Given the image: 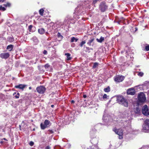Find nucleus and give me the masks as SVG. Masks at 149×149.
Returning <instances> with one entry per match:
<instances>
[{"label": "nucleus", "mask_w": 149, "mask_h": 149, "mask_svg": "<svg viewBox=\"0 0 149 149\" xmlns=\"http://www.w3.org/2000/svg\"><path fill=\"white\" fill-rule=\"evenodd\" d=\"M117 101L120 104H121L125 107H127L128 103L127 100L121 96H118L117 98Z\"/></svg>", "instance_id": "1"}, {"label": "nucleus", "mask_w": 149, "mask_h": 149, "mask_svg": "<svg viewBox=\"0 0 149 149\" xmlns=\"http://www.w3.org/2000/svg\"><path fill=\"white\" fill-rule=\"evenodd\" d=\"M143 130L145 132H149V120L146 119L143 125Z\"/></svg>", "instance_id": "2"}, {"label": "nucleus", "mask_w": 149, "mask_h": 149, "mask_svg": "<svg viewBox=\"0 0 149 149\" xmlns=\"http://www.w3.org/2000/svg\"><path fill=\"white\" fill-rule=\"evenodd\" d=\"M51 125V123L48 120H45L43 123H41L40 124L41 128L42 130H44L45 128H47L50 126Z\"/></svg>", "instance_id": "3"}, {"label": "nucleus", "mask_w": 149, "mask_h": 149, "mask_svg": "<svg viewBox=\"0 0 149 149\" xmlns=\"http://www.w3.org/2000/svg\"><path fill=\"white\" fill-rule=\"evenodd\" d=\"M138 100L141 102H144L146 99L145 95L143 93H140L138 95Z\"/></svg>", "instance_id": "4"}, {"label": "nucleus", "mask_w": 149, "mask_h": 149, "mask_svg": "<svg viewBox=\"0 0 149 149\" xmlns=\"http://www.w3.org/2000/svg\"><path fill=\"white\" fill-rule=\"evenodd\" d=\"M143 114L146 116L149 115V109L146 105H145L142 108Z\"/></svg>", "instance_id": "5"}, {"label": "nucleus", "mask_w": 149, "mask_h": 149, "mask_svg": "<svg viewBox=\"0 0 149 149\" xmlns=\"http://www.w3.org/2000/svg\"><path fill=\"white\" fill-rule=\"evenodd\" d=\"M113 130L119 136V138L120 139L123 138L122 135L123 134V130L121 129H114Z\"/></svg>", "instance_id": "6"}, {"label": "nucleus", "mask_w": 149, "mask_h": 149, "mask_svg": "<svg viewBox=\"0 0 149 149\" xmlns=\"http://www.w3.org/2000/svg\"><path fill=\"white\" fill-rule=\"evenodd\" d=\"M107 6L104 2L101 3L100 6V9L103 12L105 11L107 8Z\"/></svg>", "instance_id": "7"}, {"label": "nucleus", "mask_w": 149, "mask_h": 149, "mask_svg": "<svg viewBox=\"0 0 149 149\" xmlns=\"http://www.w3.org/2000/svg\"><path fill=\"white\" fill-rule=\"evenodd\" d=\"M124 78L125 77L123 76L118 75L115 77L114 80L117 82H121L124 79Z\"/></svg>", "instance_id": "8"}, {"label": "nucleus", "mask_w": 149, "mask_h": 149, "mask_svg": "<svg viewBox=\"0 0 149 149\" xmlns=\"http://www.w3.org/2000/svg\"><path fill=\"white\" fill-rule=\"evenodd\" d=\"M46 90L45 88L42 86H40L37 88V91L39 93L43 94Z\"/></svg>", "instance_id": "9"}, {"label": "nucleus", "mask_w": 149, "mask_h": 149, "mask_svg": "<svg viewBox=\"0 0 149 149\" xmlns=\"http://www.w3.org/2000/svg\"><path fill=\"white\" fill-rule=\"evenodd\" d=\"M134 89L133 88H131L128 89L127 91V94L128 95H134L135 94Z\"/></svg>", "instance_id": "10"}, {"label": "nucleus", "mask_w": 149, "mask_h": 149, "mask_svg": "<svg viewBox=\"0 0 149 149\" xmlns=\"http://www.w3.org/2000/svg\"><path fill=\"white\" fill-rule=\"evenodd\" d=\"M9 56L10 54L8 53H1L0 55V57L2 58H7Z\"/></svg>", "instance_id": "11"}, {"label": "nucleus", "mask_w": 149, "mask_h": 149, "mask_svg": "<svg viewBox=\"0 0 149 149\" xmlns=\"http://www.w3.org/2000/svg\"><path fill=\"white\" fill-rule=\"evenodd\" d=\"M26 86V85L24 84H20L18 85L15 86V88H18L20 89L23 90L24 88Z\"/></svg>", "instance_id": "12"}, {"label": "nucleus", "mask_w": 149, "mask_h": 149, "mask_svg": "<svg viewBox=\"0 0 149 149\" xmlns=\"http://www.w3.org/2000/svg\"><path fill=\"white\" fill-rule=\"evenodd\" d=\"M140 109L138 107H136L134 109V111L136 113H139L140 111Z\"/></svg>", "instance_id": "13"}, {"label": "nucleus", "mask_w": 149, "mask_h": 149, "mask_svg": "<svg viewBox=\"0 0 149 149\" xmlns=\"http://www.w3.org/2000/svg\"><path fill=\"white\" fill-rule=\"evenodd\" d=\"M13 48V46L12 45H8L6 49L8 50V51H11Z\"/></svg>", "instance_id": "14"}, {"label": "nucleus", "mask_w": 149, "mask_h": 149, "mask_svg": "<svg viewBox=\"0 0 149 149\" xmlns=\"http://www.w3.org/2000/svg\"><path fill=\"white\" fill-rule=\"evenodd\" d=\"M65 55L66 56L67 60H70L71 59V58L70 57V54L68 53H65Z\"/></svg>", "instance_id": "15"}, {"label": "nucleus", "mask_w": 149, "mask_h": 149, "mask_svg": "<svg viewBox=\"0 0 149 149\" xmlns=\"http://www.w3.org/2000/svg\"><path fill=\"white\" fill-rule=\"evenodd\" d=\"M104 40V37L101 36L100 39L97 38L96 40L97 41L99 42H102Z\"/></svg>", "instance_id": "16"}, {"label": "nucleus", "mask_w": 149, "mask_h": 149, "mask_svg": "<svg viewBox=\"0 0 149 149\" xmlns=\"http://www.w3.org/2000/svg\"><path fill=\"white\" fill-rule=\"evenodd\" d=\"M38 31L40 34H42L44 33L45 30L44 29L41 28L38 29Z\"/></svg>", "instance_id": "17"}, {"label": "nucleus", "mask_w": 149, "mask_h": 149, "mask_svg": "<svg viewBox=\"0 0 149 149\" xmlns=\"http://www.w3.org/2000/svg\"><path fill=\"white\" fill-rule=\"evenodd\" d=\"M109 118L108 117V116H107L106 115H104L103 118V119L105 122L107 121L109 119Z\"/></svg>", "instance_id": "18"}, {"label": "nucleus", "mask_w": 149, "mask_h": 149, "mask_svg": "<svg viewBox=\"0 0 149 149\" xmlns=\"http://www.w3.org/2000/svg\"><path fill=\"white\" fill-rule=\"evenodd\" d=\"M78 39L77 38H76L74 37H72L71 39V42H73L74 41L76 42L78 40Z\"/></svg>", "instance_id": "19"}, {"label": "nucleus", "mask_w": 149, "mask_h": 149, "mask_svg": "<svg viewBox=\"0 0 149 149\" xmlns=\"http://www.w3.org/2000/svg\"><path fill=\"white\" fill-rule=\"evenodd\" d=\"M94 40V39L91 38L87 42V44L89 45L90 46L91 45V43Z\"/></svg>", "instance_id": "20"}, {"label": "nucleus", "mask_w": 149, "mask_h": 149, "mask_svg": "<svg viewBox=\"0 0 149 149\" xmlns=\"http://www.w3.org/2000/svg\"><path fill=\"white\" fill-rule=\"evenodd\" d=\"M104 91L105 92H109L110 91V88L108 86L107 88H104Z\"/></svg>", "instance_id": "21"}, {"label": "nucleus", "mask_w": 149, "mask_h": 149, "mask_svg": "<svg viewBox=\"0 0 149 149\" xmlns=\"http://www.w3.org/2000/svg\"><path fill=\"white\" fill-rule=\"evenodd\" d=\"M44 10L43 9H41L39 10V13L42 16L43 15Z\"/></svg>", "instance_id": "22"}, {"label": "nucleus", "mask_w": 149, "mask_h": 149, "mask_svg": "<svg viewBox=\"0 0 149 149\" xmlns=\"http://www.w3.org/2000/svg\"><path fill=\"white\" fill-rule=\"evenodd\" d=\"M8 40L10 42H12L13 41L14 39L13 37H9L8 38Z\"/></svg>", "instance_id": "23"}, {"label": "nucleus", "mask_w": 149, "mask_h": 149, "mask_svg": "<svg viewBox=\"0 0 149 149\" xmlns=\"http://www.w3.org/2000/svg\"><path fill=\"white\" fill-rule=\"evenodd\" d=\"M143 72H140L138 73V75L140 77H142L143 75Z\"/></svg>", "instance_id": "24"}, {"label": "nucleus", "mask_w": 149, "mask_h": 149, "mask_svg": "<svg viewBox=\"0 0 149 149\" xmlns=\"http://www.w3.org/2000/svg\"><path fill=\"white\" fill-rule=\"evenodd\" d=\"M98 65V63H95L93 64V68H95L97 67Z\"/></svg>", "instance_id": "25"}, {"label": "nucleus", "mask_w": 149, "mask_h": 149, "mask_svg": "<svg viewBox=\"0 0 149 149\" xmlns=\"http://www.w3.org/2000/svg\"><path fill=\"white\" fill-rule=\"evenodd\" d=\"M4 6L5 7H10V4L9 3H7L6 4H4Z\"/></svg>", "instance_id": "26"}, {"label": "nucleus", "mask_w": 149, "mask_h": 149, "mask_svg": "<svg viewBox=\"0 0 149 149\" xmlns=\"http://www.w3.org/2000/svg\"><path fill=\"white\" fill-rule=\"evenodd\" d=\"M86 43V42L85 41H82L80 44V45L81 47L83 46V45Z\"/></svg>", "instance_id": "27"}, {"label": "nucleus", "mask_w": 149, "mask_h": 149, "mask_svg": "<svg viewBox=\"0 0 149 149\" xmlns=\"http://www.w3.org/2000/svg\"><path fill=\"white\" fill-rule=\"evenodd\" d=\"M0 10H2L3 11H4L6 10V8L4 7H2V6H1L0 7Z\"/></svg>", "instance_id": "28"}, {"label": "nucleus", "mask_w": 149, "mask_h": 149, "mask_svg": "<svg viewBox=\"0 0 149 149\" xmlns=\"http://www.w3.org/2000/svg\"><path fill=\"white\" fill-rule=\"evenodd\" d=\"M19 95H20L19 93H18L17 94H16V95L15 96V97L16 98H18L19 97Z\"/></svg>", "instance_id": "29"}, {"label": "nucleus", "mask_w": 149, "mask_h": 149, "mask_svg": "<svg viewBox=\"0 0 149 149\" xmlns=\"http://www.w3.org/2000/svg\"><path fill=\"white\" fill-rule=\"evenodd\" d=\"M145 49L147 51L149 50V45H147Z\"/></svg>", "instance_id": "30"}, {"label": "nucleus", "mask_w": 149, "mask_h": 149, "mask_svg": "<svg viewBox=\"0 0 149 149\" xmlns=\"http://www.w3.org/2000/svg\"><path fill=\"white\" fill-rule=\"evenodd\" d=\"M143 149H149V146H145L144 148H141V149H143Z\"/></svg>", "instance_id": "31"}, {"label": "nucleus", "mask_w": 149, "mask_h": 149, "mask_svg": "<svg viewBox=\"0 0 149 149\" xmlns=\"http://www.w3.org/2000/svg\"><path fill=\"white\" fill-rule=\"evenodd\" d=\"M33 144H34V143L32 141H31V142H30L29 143L30 145L31 146H33Z\"/></svg>", "instance_id": "32"}, {"label": "nucleus", "mask_w": 149, "mask_h": 149, "mask_svg": "<svg viewBox=\"0 0 149 149\" xmlns=\"http://www.w3.org/2000/svg\"><path fill=\"white\" fill-rule=\"evenodd\" d=\"M49 67V65L48 64H46L45 65V68H48Z\"/></svg>", "instance_id": "33"}, {"label": "nucleus", "mask_w": 149, "mask_h": 149, "mask_svg": "<svg viewBox=\"0 0 149 149\" xmlns=\"http://www.w3.org/2000/svg\"><path fill=\"white\" fill-rule=\"evenodd\" d=\"M107 97V95L106 94H104V95L103 96V98H106Z\"/></svg>", "instance_id": "34"}, {"label": "nucleus", "mask_w": 149, "mask_h": 149, "mask_svg": "<svg viewBox=\"0 0 149 149\" xmlns=\"http://www.w3.org/2000/svg\"><path fill=\"white\" fill-rule=\"evenodd\" d=\"M47 51L45 50L43 52V53L44 54H47Z\"/></svg>", "instance_id": "35"}, {"label": "nucleus", "mask_w": 149, "mask_h": 149, "mask_svg": "<svg viewBox=\"0 0 149 149\" xmlns=\"http://www.w3.org/2000/svg\"><path fill=\"white\" fill-rule=\"evenodd\" d=\"M49 131L51 133H53V131L52 130H49Z\"/></svg>", "instance_id": "36"}, {"label": "nucleus", "mask_w": 149, "mask_h": 149, "mask_svg": "<svg viewBox=\"0 0 149 149\" xmlns=\"http://www.w3.org/2000/svg\"><path fill=\"white\" fill-rule=\"evenodd\" d=\"M87 149H94L92 147H89V148H88Z\"/></svg>", "instance_id": "37"}, {"label": "nucleus", "mask_w": 149, "mask_h": 149, "mask_svg": "<svg viewBox=\"0 0 149 149\" xmlns=\"http://www.w3.org/2000/svg\"><path fill=\"white\" fill-rule=\"evenodd\" d=\"M46 149H50V148L49 146H47L46 148Z\"/></svg>", "instance_id": "38"}, {"label": "nucleus", "mask_w": 149, "mask_h": 149, "mask_svg": "<svg viewBox=\"0 0 149 149\" xmlns=\"http://www.w3.org/2000/svg\"><path fill=\"white\" fill-rule=\"evenodd\" d=\"M97 1V0H95L93 1V3H95Z\"/></svg>", "instance_id": "39"}, {"label": "nucleus", "mask_w": 149, "mask_h": 149, "mask_svg": "<svg viewBox=\"0 0 149 149\" xmlns=\"http://www.w3.org/2000/svg\"><path fill=\"white\" fill-rule=\"evenodd\" d=\"M31 27H32V26L31 25H30L29 26V28L30 29H31Z\"/></svg>", "instance_id": "40"}, {"label": "nucleus", "mask_w": 149, "mask_h": 149, "mask_svg": "<svg viewBox=\"0 0 149 149\" xmlns=\"http://www.w3.org/2000/svg\"><path fill=\"white\" fill-rule=\"evenodd\" d=\"M74 101L73 100H72L71 101V103H74Z\"/></svg>", "instance_id": "41"}, {"label": "nucleus", "mask_w": 149, "mask_h": 149, "mask_svg": "<svg viewBox=\"0 0 149 149\" xmlns=\"http://www.w3.org/2000/svg\"><path fill=\"white\" fill-rule=\"evenodd\" d=\"M54 105H51V107H52V108H53V107H54Z\"/></svg>", "instance_id": "42"}, {"label": "nucleus", "mask_w": 149, "mask_h": 149, "mask_svg": "<svg viewBox=\"0 0 149 149\" xmlns=\"http://www.w3.org/2000/svg\"><path fill=\"white\" fill-rule=\"evenodd\" d=\"M84 98H86V95H84Z\"/></svg>", "instance_id": "43"}, {"label": "nucleus", "mask_w": 149, "mask_h": 149, "mask_svg": "<svg viewBox=\"0 0 149 149\" xmlns=\"http://www.w3.org/2000/svg\"><path fill=\"white\" fill-rule=\"evenodd\" d=\"M29 89H30V90H31V87H29Z\"/></svg>", "instance_id": "44"}, {"label": "nucleus", "mask_w": 149, "mask_h": 149, "mask_svg": "<svg viewBox=\"0 0 149 149\" xmlns=\"http://www.w3.org/2000/svg\"><path fill=\"white\" fill-rule=\"evenodd\" d=\"M2 1V2L3 1V0H0V2Z\"/></svg>", "instance_id": "45"}, {"label": "nucleus", "mask_w": 149, "mask_h": 149, "mask_svg": "<svg viewBox=\"0 0 149 149\" xmlns=\"http://www.w3.org/2000/svg\"><path fill=\"white\" fill-rule=\"evenodd\" d=\"M15 94H16V93H13V95H15Z\"/></svg>", "instance_id": "46"}]
</instances>
